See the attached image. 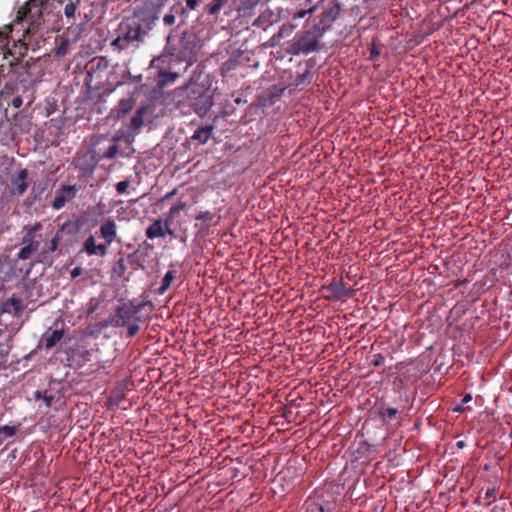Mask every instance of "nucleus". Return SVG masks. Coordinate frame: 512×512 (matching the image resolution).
<instances>
[{"instance_id":"nucleus-47","label":"nucleus","mask_w":512,"mask_h":512,"mask_svg":"<svg viewBox=\"0 0 512 512\" xmlns=\"http://www.w3.org/2000/svg\"><path fill=\"white\" fill-rule=\"evenodd\" d=\"M130 185L129 180H123L116 184V191L118 194H125L127 192V189Z\"/></svg>"},{"instance_id":"nucleus-16","label":"nucleus","mask_w":512,"mask_h":512,"mask_svg":"<svg viewBox=\"0 0 512 512\" xmlns=\"http://www.w3.org/2000/svg\"><path fill=\"white\" fill-rule=\"evenodd\" d=\"M145 235L148 239L165 237L166 231L163 227V221L161 219H155L153 223L146 229Z\"/></svg>"},{"instance_id":"nucleus-6","label":"nucleus","mask_w":512,"mask_h":512,"mask_svg":"<svg viewBox=\"0 0 512 512\" xmlns=\"http://www.w3.org/2000/svg\"><path fill=\"white\" fill-rule=\"evenodd\" d=\"M187 100L199 116H204L213 106V93L209 88L199 84H187Z\"/></svg>"},{"instance_id":"nucleus-61","label":"nucleus","mask_w":512,"mask_h":512,"mask_svg":"<svg viewBox=\"0 0 512 512\" xmlns=\"http://www.w3.org/2000/svg\"><path fill=\"white\" fill-rule=\"evenodd\" d=\"M472 400V395L471 394H466L463 398H462V401L461 403L463 405L469 403L470 401Z\"/></svg>"},{"instance_id":"nucleus-39","label":"nucleus","mask_w":512,"mask_h":512,"mask_svg":"<svg viewBox=\"0 0 512 512\" xmlns=\"http://www.w3.org/2000/svg\"><path fill=\"white\" fill-rule=\"evenodd\" d=\"M68 45H69V39H62L56 49V52H55L56 56H58V57L64 56L67 53Z\"/></svg>"},{"instance_id":"nucleus-42","label":"nucleus","mask_w":512,"mask_h":512,"mask_svg":"<svg viewBox=\"0 0 512 512\" xmlns=\"http://www.w3.org/2000/svg\"><path fill=\"white\" fill-rule=\"evenodd\" d=\"M118 153V146L113 144L103 153L102 157L106 159H113Z\"/></svg>"},{"instance_id":"nucleus-41","label":"nucleus","mask_w":512,"mask_h":512,"mask_svg":"<svg viewBox=\"0 0 512 512\" xmlns=\"http://www.w3.org/2000/svg\"><path fill=\"white\" fill-rule=\"evenodd\" d=\"M186 208V203L183 202V201H178L176 204H174L170 210H169V214H171V216H176L180 211L184 210Z\"/></svg>"},{"instance_id":"nucleus-19","label":"nucleus","mask_w":512,"mask_h":512,"mask_svg":"<svg viewBox=\"0 0 512 512\" xmlns=\"http://www.w3.org/2000/svg\"><path fill=\"white\" fill-rule=\"evenodd\" d=\"M214 129L213 125H206L203 127H199L194 134L192 135V139L198 141L200 144H206L208 140L211 138L212 131Z\"/></svg>"},{"instance_id":"nucleus-14","label":"nucleus","mask_w":512,"mask_h":512,"mask_svg":"<svg viewBox=\"0 0 512 512\" xmlns=\"http://www.w3.org/2000/svg\"><path fill=\"white\" fill-rule=\"evenodd\" d=\"M27 169H20L17 175L11 178V189L15 195H22L27 190L29 183L27 182Z\"/></svg>"},{"instance_id":"nucleus-57","label":"nucleus","mask_w":512,"mask_h":512,"mask_svg":"<svg viewBox=\"0 0 512 512\" xmlns=\"http://www.w3.org/2000/svg\"><path fill=\"white\" fill-rule=\"evenodd\" d=\"M33 265L34 262H29L28 264L25 265V267H21L20 271L23 272L25 276H28L31 272Z\"/></svg>"},{"instance_id":"nucleus-20","label":"nucleus","mask_w":512,"mask_h":512,"mask_svg":"<svg viewBox=\"0 0 512 512\" xmlns=\"http://www.w3.org/2000/svg\"><path fill=\"white\" fill-rule=\"evenodd\" d=\"M5 29V31L0 30V57L3 60L7 59V46L11 42L12 26H6Z\"/></svg>"},{"instance_id":"nucleus-10","label":"nucleus","mask_w":512,"mask_h":512,"mask_svg":"<svg viewBox=\"0 0 512 512\" xmlns=\"http://www.w3.org/2000/svg\"><path fill=\"white\" fill-rule=\"evenodd\" d=\"M323 290L329 292V294L325 296L327 300H344L355 294L354 289L346 287L342 277L340 279H332L327 286H323Z\"/></svg>"},{"instance_id":"nucleus-35","label":"nucleus","mask_w":512,"mask_h":512,"mask_svg":"<svg viewBox=\"0 0 512 512\" xmlns=\"http://www.w3.org/2000/svg\"><path fill=\"white\" fill-rule=\"evenodd\" d=\"M309 75H310L309 70H306L304 73L297 75L293 82V86L295 88H300V87L306 85L308 83Z\"/></svg>"},{"instance_id":"nucleus-5","label":"nucleus","mask_w":512,"mask_h":512,"mask_svg":"<svg viewBox=\"0 0 512 512\" xmlns=\"http://www.w3.org/2000/svg\"><path fill=\"white\" fill-rule=\"evenodd\" d=\"M63 6L65 22L68 24L67 34L73 35V40H77L83 31L84 25L89 21L86 14L82 15V0H60Z\"/></svg>"},{"instance_id":"nucleus-52","label":"nucleus","mask_w":512,"mask_h":512,"mask_svg":"<svg viewBox=\"0 0 512 512\" xmlns=\"http://www.w3.org/2000/svg\"><path fill=\"white\" fill-rule=\"evenodd\" d=\"M176 21V18H175V15L173 13H167L164 17H163V23L166 25V26H172Z\"/></svg>"},{"instance_id":"nucleus-33","label":"nucleus","mask_w":512,"mask_h":512,"mask_svg":"<svg viewBox=\"0 0 512 512\" xmlns=\"http://www.w3.org/2000/svg\"><path fill=\"white\" fill-rule=\"evenodd\" d=\"M24 246L19 250L17 253V260L20 261H26L32 258L34 252L28 247L26 244H23Z\"/></svg>"},{"instance_id":"nucleus-21","label":"nucleus","mask_w":512,"mask_h":512,"mask_svg":"<svg viewBox=\"0 0 512 512\" xmlns=\"http://www.w3.org/2000/svg\"><path fill=\"white\" fill-rule=\"evenodd\" d=\"M134 106V100L132 98H124L121 99L117 105V107L114 110L115 117L117 119H121L124 117L127 113H129Z\"/></svg>"},{"instance_id":"nucleus-29","label":"nucleus","mask_w":512,"mask_h":512,"mask_svg":"<svg viewBox=\"0 0 512 512\" xmlns=\"http://www.w3.org/2000/svg\"><path fill=\"white\" fill-rule=\"evenodd\" d=\"M17 430V426H9V425H3L0 427V445L3 444V442L12 436L15 435Z\"/></svg>"},{"instance_id":"nucleus-27","label":"nucleus","mask_w":512,"mask_h":512,"mask_svg":"<svg viewBox=\"0 0 512 512\" xmlns=\"http://www.w3.org/2000/svg\"><path fill=\"white\" fill-rule=\"evenodd\" d=\"M145 108H139L133 115L130 121V127L134 130L141 128L144 124Z\"/></svg>"},{"instance_id":"nucleus-30","label":"nucleus","mask_w":512,"mask_h":512,"mask_svg":"<svg viewBox=\"0 0 512 512\" xmlns=\"http://www.w3.org/2000/svg\"><path fill=\"white\" fill-rule=\"evenodd\" d=\"M260 0H243L239 7V12L246 16L250 14V11L254 9V7L259 3Z\"/></svg>"},{"instance_id":"nucleus-28","label":"nucleus","mask_w":512,"mask_h":512,"mask_svg":"<svg viewBox=\"0 0 512 512\" xmlns=\"http://www.w3.org/2000/svg\"><path fill=\"white\" fill-rule=\"evenodd\" d=\"M158 76L160 78L159 84L163 87L169 83H173L178 78V73L160 70Z\"/></svg>"},{"instance_id":"nucleus-62","label":"nucleus","mask_w":512,"mask_h":512,"mask_svg":"<svg viewBox=\"0 0 512 512\" xmlns=\"http://www.w3.org/2000/svg\"><path fill=\"white\" fill-rule=\"evenodd\" d=\"M97 308H98V304L97 303L91 304L89 306L88 310H87V313L88 314H92V313H94L97 310Z\"/></svg>"},{"instance_id":"nucleus-12","label":"nucleus","mask_w":512,"mask_h":512,"mask_svg":"<svg viewBox=\"0 0 512 512\" xmlns=\"http://www.w3.org/2000/svg\"><path fill=\"white\" fill-rule=\"evenodd\" d=\"M81 252H85L88 256H101L104 257L108 253L107 244L104 243H96V239L94 235H89V237L83 242Z\"/></svg>"},{"instance_id":"nucleus-56","label":"nucleus","mask_w":512,"mask_h":512,"mask_svg":"<svg viewBox=\"0 0 512 512\" xmlns=\"http://www.w3.org/2000/svg\"><path fill=\"white\" fill-rule=\"evenodd\" d=\"M10 103L14 108H20L22 106L23 101L20 95H16L15 97H13Z\"/></svg>"},{"instance_id":"nucleus-54","label":"nucleus","mask_w":512,"mask_h":512,"mask_svg":"<svg viewBox=\"0 0 512 512\" xmlns=\"http://www.w3.org/2000/svg\"><path fill=\"white\" fill-rule=\"evenodd\" d=\"M380 55V50L379 48L375 45V44H372L370 50H369V59L370 60H374L376 59L378 56Z\"/></svg>"},{"instance_id":"nucleus-26","label":"nucleus","mask_w":512,"mask_h":512,"mask_svg":"<svg viewBox=\"0 0 512 512\" xmlns=\"http://www.w3.org/2000/svg\"><path fill=\"white\" fill-rule=\"evenodd\" d=\"M398 412L396 408L383 406L378 409V416L383 422H387L393 420Z\"/></svg>"},{"instance_id":"nucleus-36","label":"nucleus","mask_w":512,"mask_h":512,"mask_svg":"<svg viewBox=\"0 0 512 512\" xmlns=\"http://www.w3.org/2000/svg\"><path fill=\"white\" fill-rule=\"evenodd\" d=\"M61 241V236L59 234V232H57L50 240L49 242V245L47 248H45L46 250V254L47 253H52V252H55L58 248V245Z\"/></svg>"},{"instance_id":"nucleus-45","label":"nucleus","mask_w":512,"mask_h":512,"mask_svg":"<svg viewBox=\"0 0 512 512\" xmlns=\"http://www.w3.org/2000/svg\"><path fill=\"white\" fill-rule=\"evenodd\" d=\"M67 201L66 197L64 195H58L54 198L52 206L54 209H61L65 202Z\"/></svg>"},{"instance_id":"nucleus-38","label":"nucleus","mask_w":512,"mask_h":512,"mask_svg":"<svg viewBox=\"0 0 512 512\" xmlns=\"http://www.w3.org/2000/svg\"><path fill=\"white\" fill-rule=\"evenodd\" d=\"M173 218H174V216H171V214L168 213L167 217L165 218V220L163 222L164 230L166 231V234H168L170 236H175V231L171 228Z\"/></svg>"},{"instance_id":"nucleus-32","label":"nucleus","mask_w":512,"mask_h":512,"mask_svg":"<svg viewBox=\"0 0 512 512\" xmlns=\"http://www.w3.org/2000/svg\"><path fill=\"white\" fill-rule=\"evenodd\" d=\"M499 487L494 484L493 486H490L485 491V499L487 500L486 505L489 506L492 502H494L498 495Z\"/></svg>"},{"instance_id":"nucleus-63","label":"nucleus","mask_w":512,"mask_h":512,"mask_svg":"<svg viewBox=\"0 0 512 512\" xmlns=\"http://www.w3.org/2000/svg\"><path fill=\"white\" fill-rule=\"evenodd\" d=\"M175 194H176V190H173V191H171V192L167 193V194L164 196V200L169 199L170 197H172V196H173V195H175Z\"/></svg>"},{"instance_id":"nucleus-31","label":"nucleus","mask_w":512,"mask_h":512,"mask_svg":"<svg viewBox=\"0 0 512 512\" xmlns=\"http://www.w3.org/2000/svg\"><path fill=\"white\" fill-rule=\"evenodd\" d=\"M295 28H296V25L283 24L280 27L278 33L274 34V38L282 39V38L288 37L293 33Z\"/></svg>"},{"instance_id":"nucleus-48","label":"nucleus","mask_w":512,"mask_h":512,"mask_svg":"<svg viewBox=\"0 0 512 512\" xmlns=\"http://www.w3.org/2000/svg\"><path fill=\"white\" fill-rule=\"evenodd\" d=\"M107 66V63L103 60V59H100L96 65L94 63H91L90 67H89V70H88V75H91L93 72H95L96 70H99L101 69L102 67H106Z\"/></svg>"},{"instance_id":"nucleus-59","label":"nucleus","mask_w":512,"mask_h":512,"mask_svg":"<svg viewBox=\"0 0 512 512\" xmlns=\"http://www.w3.org/2000/svg\"><path fill=\"white\" fill-rule=\"evenodd\" d=\"M291 416H292V411L290 409H288L287 407L284 408V411H283V414H282V417H284L285 419H288V421L291 420Z\"/></svg>"},{"instance_id":"nucleus-55","label":"nucleus","mask_w":512,"mask_h":512,"mask_svg":"<svg viewBox=\"0 0 512 512\" xmlns=\"http://www.w3.org/2000/svg\"><path fill=\"white\" fill-rule=\"evenodd\" d=\"M8 353H9V347L0 345V356L3 357V359H2L3 363L7 362Z\"/></svg>"},{"instance_id":"nucleus-9","label":"nucleus","mask_w":512,"mask_h":512,"mask_svg":"<svg viewBox=\"0 0 512 512\" xmlns=\"http://www.w3.org/2000/svg\"><path fill=\"white\" fill-rule=\"evenodd\" d=\"M39 40H31L24 37V32H22V38L17 40H13V45L10 46V43L7 46V59L12 57L9 60V65L12 66L14 64L13 61H19L22 57H24L29 49L34 45H37Z\"/></svg>"},{"instance_id":"nucleus-53","label":"nucleus","mask_w":512,"mask_h":512,"mask_svg":"<svg viewBox=\"0 0 512 512\" xmlns=\"http://www.w3.org/2000/svg\"><path fill=\"white\" fill-rule=\"evenodd\" d=\"M15 87H16L15 83H7L2 90V95L7 96L10 94H13Z\"/></svg>"},{"instance_id":"nucleus-50","label":"nucleus","mask_w":512,"mask_h":512,"mask_svg":"<svg viewBox=\"0 0 512 512\" xmlns=\"http://www.w3.org/2000/svg\"><path fill=\"white\" fill-rule=\"evenodd\" d=\"M199 5V0H186L185 8L182 9V13H185L186 10H194Z\"/></svg>"},{"instance_id":"nucleus-60","label":"nucleus","mask_w":512,"mask_h":512,"mask_svg":"<svg viewBox=\"0 0 512 512\" xmlns=\"http://www.w3.org/2000/svg\"><path fill=\"white\" fill-rule=\"evenodd\" d=\"M82 273V268L81 267H75L72 271H71V276L73 278H76L78 277L79 275H81Z\"/></svg>"},{"instance_id":"nucleus-24","label":"nucleus","mask_w":512,"mask_h":512,"mask_svg":"<svg viewBox=\"0 0 512 512\" xmlns=\"http://www.w3.org/2000/svg\"><path fill=\"white\" fill-rule=\"evenodd\" d=\"M175 277H176V271L171 270V269L168 270L162 279L161 286L157 289V293L159 295H163L170 288Z\"/></svg>"},{"instance_id":"nucleus-8","label":"nucleus","mask_w":512,"mask_h":512,"mask_svg":"<svg viewBox=\"0 0 512 512\" xmlns=\"http://www.w3.org/2000/svg\"><path fill=\"white\" fill-rule=\"evenodd\" d=\"M142 308L141 304L130 301L116 308L115 314L109 319L113 327H125L132 320L138 321L140 317L137 314Z\"/></svg>"},{"instance_id":"nucleus-13","label":"nucleus","mask_w":512,"mask_h":512,"mask_svg":"<svg viewBox=\"0 0 512 512\" xmlns=\"http://www.w3.org/2000/svg\"><path fill=\"white\" fill-rule=\"evenodd\" d=\"M101 237L105 240L104 244H107V248L117 238V224L112 217L105 218L100 226Z\"/></svg>"},{"instance_id":"nucleus-15","label":"nucleus","mask_w":512,"mask_h":512,"mask_svg":"<svg viewBox=\"0 0 512 512\" xmlns=\"http://www.w3.org/2000/svg\"><path fill=\"white\" fill-rule=\"evenodd\" d=\"M24 305L21 299L17 297H11L2 303V313L12 314L13 316H20L24 310Z\"/></svg>"},{"instance_id":"nucleus-3","label":"nucleus","mask_w":512,"mask_h":512,"mask_svg":"<svg viewBox=\"0 0 512 512\" xmlns=\"http://www.w3.org/2000/svg\"><path fill=\"white\" fill-rule=\"evenodd\" d=\"M168 59L177 63L185 62L187 67L192 66L197 60V43L195 37L183 33L178 44L174 45L170 42V36H168L163 53L156 58L155 61L166 63Z\"/></svg>"},{"instance_id":"nucleus-44","label":"nucleus","mask_w":512,"mask_h":512,"mask_svg":"<svg viewBox=\"0 0 512 512\" xmlns=\"http://www.w3.org/2000/svg\"><path fill=\"white\" fill-rule=\"evenodd\" d=\"M215 215L210 211H202L198 213L195 217L196 220H202L206 222H211L214 219Z\"/></svg>"},{"instance_id":"nucleus-11","label":"nucleus","mask_w":512,"mask_h":512,"mask_svg":"<svg viewBox=\"0 0 512 512\" xmlns=\"http://www.w3.org/2000/svg\"><path fill=\"white\" fill-rule=\"evenodd\" d=\"M98 162L99 158L93 150H88L82 154H78L73 161L75 168L83 175L92 174Z\"/></svg>"},{"instance_id":"nucleus-37","label":"nucleus","mask_w":512,"mask_h":512,"mask_svg":"<svg viewBox=\"0 0 512 512\" xmlns=\"http://www.w3.org/2000/svg\"><path fill=\"white\" fill-rule=\"evenodd\" d=\"M10 279V269L8 266L0 259V284L7 282Z\"/></svg>"},{"instance_id":"nucleus-2","label":"nucleus","mask_w":512,"mask_h":512,"mask_svg":"<svg viewBox=\"0 0 512 512\" xmlns=\"http://www.w3.org/2000/svg\"><path fill=\"white\" fill-rule=\"evenodd\" d=\"M50 4L47 0H28L17 11L12 30L21 26L24 37L31 40H40L43 36V25L49 13Z\"/></svg>"},{"instance_id":"nucleus-43","label":"nucleus","mask_w":512,"mask_h":512,"mask_svg":"<svg viewBox=\"0 0 512 512\" xmlns=\"http://www.w3.org/2000/svg\"><path fill=\"white\" fill-rule=\"evenodd\" d=\"M127 328V337L132 338L134 337L140 330V327L137 323H128L126 326Z\"/></svg>"},{"instance_id":"nucleus-34","label":"nucleus","mask_w":512,"mask_h":512,"mask_svg":"<svg viewBox=\"0 0 512 512\" xmlns=\"http://www.w3.org/2000/svg\"><path fill=\"white\" fill-rule=\"evenodd\" d=\"M61 191L62 195H64L68 201L72 200L76 196L78 190L76 185H63Z\"/></svg>"},{"instance_id":"nucleus-64","label":"nucleus","mask_w":512,"mask_h":512,"mask_svg":"<svg viewBox=\"0 0 512 512\" xmlns=\"http://www.w3.org/2000/svg\"><path fill=\"white\" fill-rule=\"evenodd\" d=\"M465 410L464 405L461 403V405L457 406L454 411L456 412H463Z\"/></svg>"},{"instance_id":"nucleus-40","label":"nucleus","mask_w":512,"mask_h":512,"mask_svg":"<svg viewBox=\"0 0 512 512\" xmlns=\"http://www.w3.org/2000/svg\"><path fill=\"white\" fill-rule=\"evenodd\" d=\"M41 228H42V225L40 222H36L32 226L25 227L24 229L26 232H25L24 236H29V237L36 236V232L39 231Z\"/></svg>"},{"instance_id":"nucleus-1","label":"nucleus","mask_w":512,"mask_h":512,"mask_svg":"<svg viewBox=\"0 0 512 512\" xmlns=\"http://www.w3.org/2000/svg\"><path fill=\"white\" fill-rule=\"evenodd\" d=\"M157 20L155 10L147 7L135 8L132 14L125 16L119 23L117 37L111 42V46L118 51L138 48L144 43Z\"/></svg>"},{"instance_id":"nucleus-58","label":"nucleus","mask_w":512,"mask_h":512,"mask_svg":"<svg viewBox=\"0 0 512 512\" xmlns=\"http://www.w3.org/2000/svg\"><path fill=\"white\" fill-rule=\"evenodd\" d=\"M312 10H300L298 12H296L294 15H293V19H301V18H304L309 12H311Z\"/></svg>"},{"instance_id":"nucleus-4","label":"nucleus","mask_w":512,"mask_h":512,"mask_svg":"<svg viewBox=\"0 0 512 512\" xmlns=\"http://www.w3.org/2000/svg\"><path fill=\"white\" fill-rule=\"evenodd\" d=\"M323 34L324 29L319 24H315L309 29L297 33L293 42L287 48V52L292 55H307L317 51Z\"/></svg>"},{"instance_id":"nucleus-7","label":"nucleus","mask_w":512,"mask_h":512,"mask_svg":"<svg viewBox=\"0 0 512 512\" xmlns=\"http://www.w3.org/2000/svg\"><path fill=\"white\" fill-rule=\"evenodd\" d=\"M305 512H334L336 508V499L328 490H317L310 496L306 502Z\"/></svg>"},{"instance_id":"nucleus-25","label":"nucleus","mask_w":512,"mask_h":512,"mask_svg":"<svg viewBox=\"0 0 512 512\" xmlns=\"http://www.w3.org/2000/svg\"><path fill=\"white\" fill-rule=\"evenodd\" d=\"M127 270L126 260L124 256H121L113 265L111 273L112 277L121 278L124 276Z\"/></svg>"},{"instance_id":"nucleus-49","label":"nucleus","mask_w":512,"mask_h":512,"mask_svg":"<svg viewBox=\"0 0 512 512\" xmlns=\"http://www.w3.org/2000/svg\"><path fill=\"white\" fill-rule=\"evenodd\" d=\"M237 62L235 60H228L223 63L221 67L222 74L229 72L230 70H233L236 67Z\"/></svg>"},{"instance_id":"nucleus-18","label":"nucleus","mask_w":512,"mask_h":512,"mask_svg":"<svg viewBox=\"0 0 512 512\" xmlns=\"http://www.w3.org/2000/svg\"><path fill=\"white\" fill-rule=\"evenodd\" d=\"M22 244H26L32 252H34L35 255H38V257H45L46 250L45 248L40 247V239H37V236H23Z\"/></svg>"},{"instance_id":"nucleus-22","label":"nucleus","mask_w":512,"mask_h":512,"mask_svg":"<svg viewBox=\"0 0 512 512\" xmlns=\"http://www.w3.org/2000/svg\"><path fill=\"white\" fill-rule=\"evenodd\" d=\"M63 337V331L62 330H52L48 331L44 337V346L46 349L53 348Z\"/></svg>"},{"instance_id":"nucleus-23","label":"nucleus","mask_w":512,"mask_h":512,"mask_svg":"<svg viewBox=\"0 0 512 512\" xmlns=\"http://www.w3.org/2000/svg\"><path fill=\"white\" fill-rule=\"evenodd\" d=\"M228 0H212L204 7V12L211 16H216L227 4Z\"/></svg>"},{"instance_id":"nucleus-51","label":"nucleus","mask_w":512,"mask_h":512,"mask_svg":"<svg viewBox=\"0 0 512 512\" xmlns=\"http://www.w3.org/2000/svg\"><path fill=\"white\" fill-rule=\"evenodd\" d=\"M35 397H36V399H40V398H42V396H41V392H40V391H36V393H35ZM53 399H54L53 395H46V394H45V395L43 396V400H44V402H45V404H46V406H47V407H50V406H51V403H52Z\"/></svg>"},{"instance_id":"nucleus-46","label":"nucleus","mask_w":512,"mask_h":512,"mask_svg":"<svg viewBox=\"0 0 512 512\" xmlns=\"http://www.w3.org/2000/svg\"><path fill=\"white\" fill-rule=\"evenodd\" d=\"M384 362H385V357L382 354L378 353V354H374L372 356L370 363L373 367H379V366L383 365Z\"/></svg>"},{"instance_id":"nucleus-17","label":"nucleus","mask_w":512,"mask_h":512,"mask_svg":"<svg viewBox=\"0 0 512 512\" xmlns=\"http://www.w3.org/2000/svg\"><path fill=\"white\" fill-rule=\"evenodd\" d=\"M275 22L274 14L271 10L266 9L252 23V26L266 29Z\"/></svg>"}]
</instances>
